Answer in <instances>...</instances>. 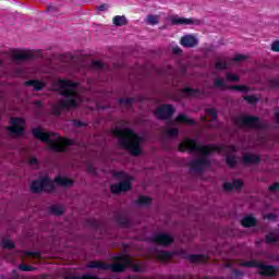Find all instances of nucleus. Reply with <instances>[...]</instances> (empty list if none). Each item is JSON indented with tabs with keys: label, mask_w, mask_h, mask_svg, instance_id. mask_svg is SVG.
Instances as JSON below:
<instances>
[{
	"label": "nucleus",
	"mask_w": 279,
	"mask_h": 279,
	"mask_svg": "<svg viewBox=\"0 0 279 279\" xmlns=\"http://www.w3.org/2000/svg\"><path fill=\"white\" fill-rule=\"evenodd\" d=\"M214 88H225L227 90H239L240 93H245V94L250 92V87L246 85L226 86V81H223V78L221 77H217L214 81Z\"/></svg>",
	"instance_id": "f8f14e48"
},
{
	"label": "nucleus",
	"mask_w": 279,
	"mask_h": 279,
	"mask_svg": "<svg viewBox=\"0 0 279 279\" xmlns=\"http://www.w3.org/2000/svg\"><path fill=\"white\" fill-rule=\"evenodd\" d=\"M65 279H82V276H70L66 277Z\"/></svg>",
	"instance_id": "338daca9"
},
{
	"label": "nucleus",
	"mask_w": 279,
	"mask_h": 279,
	"mask_svg": "<svg viewBox=\"0 0 279 279\" xmlns=\"http://www.w3.org/2000/svg\"><path fill=\"white\" fill-rule=\"evenodd\" d=\"M112 23L116 25V27H123V25H128V19L125 15H116L112 19Z\"/></svg>",
	"instance_id": "c85d7f7f"
},
{
	"label": "nucleus",
	"mask_w": 279,
	"mask_h": 279,
	"mask_svg": "<svg viewBox=\"0 0 279 279\" xmlns=\"http://www.w3.org/2000/svg\"><path fill=\"white\" fill-rule=\"evenodd\" d=\"M190 263H206L208 257L204 254H190L186 256Z\"/></svg>",
	"instance_id": "5701e85b"
},
{
	"label": "nucleus",
	"mask_w": 279,
	"mask_h": 279,
	"mask_svg": "<svg viewBox=\"0 0 279 279\" xmlns=\"http://www.w3.org/2000/svg\"><path fill=\"white\" fill-rule=\"evenodd\" d=\"M197 39L193 35H185L181 37L180 45L182 47H186L187 49H193V47H197Z\"/></svg>",
	"instance_id": "f3484780"
},
{
	"label": "nucleus",
	"mask_w": 279,
	"mask_h": 279,
	"mask_svg": "<svg viewBox=\"0 0 279 279\" xmlns=\"http://www.w3.org/2000/svg\"><path fill=\"white\" fill-rule=\"evenodd\" d=\"M28 162L29 165H38V159L36 157H31Z\"/></svg>",
	"instance_id": "e2e57ef3"
},
{
	"label": "nucleus",
	"mask_w": 279,
	"mask_h": 279,
	"mask_svg": "<svg viewBox=\"0 0 279 279\" xmlns=\"http://www.w3.org/2000/svg\"><path fill=\"white\" fill-rule=\"evenodd\" d=\"M113 178H118V180H128L130 177L124 171H114Z\"/></svg>",
	"instance_id": "e433bc0d"
},
{
	"label": "nucleus",
	"mask_w": 279,
	"mask_h": 279,
	"mask_svg": "<svg viewBox=\"0 0 279 279\" xmlns=\"http://www.w3.org/2000/svg\"><path fill=\"white\" fill-rule=\"evenodd\" d=\"M233 121L238 128H248L251 130H265L267 128V124L256 116H238Z\"/></svg>",
	"instance_id": "423d86ee"
},
{
	"label": "nucleus",
	"mask_w": 279,
	"mask_h": 279,
	"mask_svg": "<svg viewBox=\"0 0 279 279\" xmlns=\"http://www.w3.org/2000/svg\"><path fill=\"white\" fill-rule=\"evenodd\" d=\"M36 58H43V50L20 51L12 54L15 62H26V60H36Z\"/></svg>",
	"instance_id": "9d476101"
},
{
	"label": "nucleus",
	"mask_w": 279,
	"mask_h": 279,
	"mask_svg": "<svg viewBox=\"0 0 279 279\" xmlns=\"http://www.w3.org/2000/svg\"><path fill=\"white\" fill-rule=\"evenodd\" d=\"M118 104H120V106H132L134 104V98H119Z\"/></svg>",
	"instance_id": "f704fd0d"
},
{
	"label": "nucleus",
	"mask_w": 279,
	"mask_h": 279,
	"mask_svg": "<svg viewBox=\"0 0 279 279\" xmlns=\"http://www.w3.org/2000/svg\"><path fill=\"white\" fill-rule=\"evenodd\" d=\"M266 219H268L269 221H276V219H278V216L274 213L267 214Z\"/></svg>",
	"instance_id": "4d7b16f0"
},
{
	"label": "nucleus",
	"mask_w": 279,
	"mask_h": 279,
	"mask_svg": "<svg viewBox=\"0 0 279 279\" xmlns=\"http://www.w3.org/2000/svg\"><path fill=\"white\" fill-rule=\"evenodd\" d=\"M32 134L34 138H37V141L47 143L49 149H51V151H56L57 154H64L66 151V147H73V145H75L74 140L62 137L54 132H45L40 126L34 128L32 130Z\"/></svg>",
	"instance_id": "f03ea898"
},
{
	"label": "nucleus",
	"mask_w": 279,
	"mask_h": 279,
	"mask_svg": "<svg viewBox=\"0 0 279 279\" xmlns=\"http://www.w3.org/2000/svg\"><path fill=\"white\" fill-rule=\"evenodd\" d=\"M157 258H158V260H161L162 263H165L167 260H171V258H173V252L159 251L157 253Z\"/></svg>",
	"instance_id": "cd10ccee"
},
{
	"label": "nucleus",
	"mask_w": 279,
	"mask_h": 279,
	"mask_svg": "<svg viewBox=\"0 0 279 279\" xmlns=\"http://www.w3.org/2000/svg\"><path fill=\"white\" fill-rule=\"evenodd\" d=\"M222 189H223V191H227V192L234 191V185H233V183L225 182L222 184Z\"/></svg>",
	"instance_id": "09e8293b"
},
{
	"label": "nucleus",
	"mask_w": 279,
	"mask_h": 279,
	"mask_svg": "<svg viewBox=\"0 0 279 279\" xmlns=\"http://www.w3.org/2000/svg\"><path fill=\"white\" fill-rule=\"evenodd\" d=\"M25 255L29 256L31 258H40V252L36 251H26Z\"/></svg>",
	"instance_id": "49530a36"
},
{
	"label": "nucleus",
	"mask_w": 279,
	"mask_h": 279,
	"mask_svg": "<svg viewBox=\"0 0 279 279\" xmlns=\"http://www.w3.org/2000/svg\"><path fill=\"white\" fill-rule=\"evenodd\" d=\"M113 219L121 228H130V219L128 218V214L123 211H116L113 214Z\"/></svg>",
	"instance_id": "dca6fc26"
},
{
	"label": "nucleus",
	"mask_w": 279,
	"mask_h": 279,
	"mask_svg": "<svg viewBox=\"0 0 279 279\" xmlns=\"http://www.w3.org/2000/svg\"><path fill=\"white\" fill-rule=\"evenodd\" d=\"M54 182L56 184H58V186H65L66 189L75 184V181H73L72 179H69L66 177H60V175L54 178Z\"/></svg>",
	"instance_id": "412c9836"
},
{
	"label": "nucleus",
	"mask_w": 279,
	"mask_h": 279,
	"mask_svg": "<svg viewBox=\"0 0 279 279\" xmlns=\"http://www.w3.org/2000/svg\"><path fill=\"white\" fill-rule=\"evenodd\" d=\"M60 60H64V56L63 54L60 56Z\"/></svg>",
	"instance_id": "774afa93"
},
{
	"label": "nucleus",
	"mask_w": 279,
	"mask_h": 279,
	"mask_svg": "<svg viewBox=\"0 0 279 279\" xmlns=\"http://www.w3.org/2000/svg\"><path fill=\"white\" fill-rule=\"evenodd\" d=\"M243 228H254L256 226V218L253 216H246L241 220Z\"/></svg>",
	"instance_id": "a878e982"
},
{
	"label": "nucleus",
	"mask_w": 279,
	"mask_h": 279,
	"mask_svg": "<svg viewBox=\"0 0 279 279\" xmlns=\"http://www.w3.org/2000/svg\"><path fill=\"white\" fill-rule=\"evenodd\" d=\"M86 171L87 173H93V175H97V168L90 163L86 166Z\"/></svg>",
	"instance_id": "8fccbe9b"
},
{
	"label": "nucleus",
	"mask_w": 279,
	"mask_h": 279,
	"mask_svg": "<svg viewBox=\"0 0 279 279\" xmlns=\"http://www.w3.org/2000/svg\"><path fill=\"white\" fill-rule=\"evenodd\" d=\"M138 206H151V197L141 195L136 201Z\"/></svg>",
	"instance_id": "7c9ffc66"
},
{
	"label": "nucleus",
	"mask_w": 279,
	"mask_h": 279,
	"mask_svg": "<svg viewBox=\"0 0 279 279\" xmlns=\"http://www.w3.org/2000/svg\"><path fill=\"white\" fill-rule=\"evenodd\" d=\"M19 270L20 271H36V267H34L32 265L21 264L19 266Z\"/></svg>",
	"instance_id": "4c0bfd02"
},
{
	"label": "nucleus",
	"mask_w": 279,
	"mask_h": 279,
	"mask_svg": "<svg viewBox=\"0 0 279 279\" xmlns=\"http://www.w3.org/2000/svg\"><path fill=\"white\" fill-rule=\"evenodd\" d=\"M1 246L4 250H14V247H16L14 242H12V240H10V239H3L2 242H1Z\"/></svg>",
	"instance_id": "72a5a7b5"
},
{
	"label": "nucleus",
	"mask_w": 279,
	"mask_h": 279,
	"mask_svg": "<svg viewBox=\"0 0 279 279\" xmlns=\"http://www.w3.org/2000/svg\"><path fill=\"white\" fill-rule=\"evenodd\" d=\"M232 276H234L235 278H243L245 274L240 269L233 268Z\"/></svg>",
	"instance_id": "3c124183"
},
{
	"label": "nucleus",
	"mask_w": 279,
	"mask_h": 279,
	"mask_svg": "<svg viewBox=\"0 0 279 279\" xmlns=\"http://www.w3.org/2000/svg\"><path fill=\"white\" fill-rule=\"evenodd\" d=\"M179 151H190L193 153V151H198V154H203L204 156H210V154H213V151H217L218 154H221V151H223V147L221 146H217V145H205V146H202L197 143L196 140H193V138H189V137H185L183 140V143H180L179 144V147H178Z\"/></svg>",
	"instance_id": "20e7f679"
},
{
	"label": "nucleus",
	"mask_w": 279,
	"mask_h": 279,
	"mask_svg": "<svg viewBox=\"0 0 279 279\" xmlns=\"http://www.w3.org/2000/svg\"><path fill=\"white\" fill-rule=\"evenodd\" d=\"M109 189H110V191H111V193L113 194V195H121V187H119V184L117 183V184H111L110 186H109Z\"/></svg>",
	"instance_id": "ea45409f"
},
{
	"label": "nucleus",
	"mask_w": 279,
	"mask_h": 279,
	"mask_svg": "<svg viewBox=\"0 0 279 279\" xmlns=\"http://www.w3.org/2000/svg\"><path fill=\"white\" fill-rule=\"evenodd\" d=\"M134 180V178L129 177L126 180L118 183V186L120 187V191L122 193H128V191H130V189H132V181Z\"/></svg>",
	"instance_id": "b1692460"
},
{
	"label": "nucleus",
	"mask_w": 279,
	"mask_h": 279,
	"mask_svg": "<svg viewBox=\"0 0 279 279\" xmlns=\"http://www.w3.org/2000/svg\"><path fill=\"white\" fill-rule=\"evenodd\" d=\"M109 5L104 3V4H100L97 10L98 12H106V10H108Z\"/></svg>",
	"instance_id": "052dcab7"
},
{
	"label": "nucleus",
	"mask_w": 279,
	"mask_h": 279,
	"mask_svg": "<svg viewBox=\"0 0 279 279\" xmlns=\"http://www.w3.org/2000/svg\"><path fill=\"white\" fill-rule=\"evenodd\" d=\"M49 213L56 217H61V215H64V208L62 206L52 205L49 207Z\"/></svg>",
	"instance_id": "c756f323"
},
{
	"label": "nucleus",
	"mask_w": 279,
	"mask_h": 279,
	"mask_svg": "<svg viewBox=\"0 0 279 279\" xmlns=\"http://www.w3.org/2000/svg\"><path fill=\"white\" fill-rule=\"evenodd\" d=\"M177 123H185L186 125H196L195 120L190 119L186 114L181 113L175 119Z\"/></svg>",
	"instance_id": "bb28decb"
},
{
	"label": "nucleus",
	"mask_w": 279,
	"mask_h": 279,
	"mask_svg": "<svg viewBox=\"0 0 279 279\" xmlns=\"http://www.w3.org/2000/svg\"><path fill=\"white\" fill-rule=\"evenodd\" d=\"M243 60H247V57L244 54H235L233 58V62H243Z\"/></svg>",
	"instance_id": "5fc2aeb1"
},
{
	"label": "nucleus",
	"mask_w": 279,
	"mask_h": 279,
	"mask_svg": "<svg viewBox=\"0 0 279 279\" xmlns=\"http://www.w3.org/2000/svg\"><path fill=\"white\" fill-rule=\"evenodd\" d=\"M216 69L218 71H226V69H228V62H226V61H217L216 62Z\"/></svg>",
	"instance_id": "a19ab883"
},
{
	"label": "nucleus",
	"mask_w": 279,
	"mask_h": 279,
	"mask_svg": "<svg viewBox=\"0 0 279 279\" xmlns=\"http://www.w3.org/2000/svg\"><path fill=\"white\" fill-rule=\"evenodd\" d=\"M271 51H275L276 53H279V40H275L271 44Z\"/></svg>",
	"instance_id": "6e6d98bb"
},
{
	"label": "nucleus",
	"mask_w": 279,
	"mask_h": 279,
	"mask_svg": "<svg viewBox=\"0 0 279 279\" xmlns=\"http://www.w3.org/2000/svg\"><path fill=\"white\" fill-rule=\"evenodd\" d=\"M47 11H48V12H56V7L49 5V7L47 8Z\"/></svg>",
	"instance_id": "69168bd1"
},
{
	"label": "nucleus",
	"mask_w": 279,
	"mask_h": 279,
	"mask_svg": "<svg viewBox=\"0 0 279 279\" xmlns=\"http://www.w3.org/2000/svg\"><path fill=\"white\" fill-rule=\"evenodd\" d=\"M114 264L111 265H120L122 266V270H113V274H122V271H125L130 265H132V259H130V256L128 254H120L113 258Z\"/></svg>",
	"instance_id": "ddd939ff"
},
{
	"label": "nucleus",
	"mask_w": 279,
	"mask_h": 279,
	"mask_svg": "<svg viewBox=\"0 0 279 279\" xmlns=\"http://www.w3.org/2000/svg\"><path fill=\"white\" fill-rule=\"evenodd\" d=\"M87 269H102V271H108L110 269L111 271H121L123 269V266L121 265H110L105 262L99 260H92L86 264Z\"/></svg>",
	"instance_id": "9b49d317"
},
{
	"label": "nucleus",
	"mask_w": 279,
	"mask_h": 279,
	"mask_svg": "<svg viewBox=\"0 0 279 279\" xmlns=\"http://www.w3.org/2000/svg\"><path fill=\"white\" fill-rule=\"evenodd\" d=\"M166 134H167V136H169L170 138H175V137H178V135L180 134V131H179L178 129H175V128H173V129H168V130L166 131Z\"/></svg>",
	"instance_id": "c9c22d12"
},
{
	"label": "nucleus",
	"mask_w": 279,
	"mask_h": 279,
	"mask_svg": "<svg viewBox=\"0 0 279 279\" xmlns=\"http://www.w3.org/2000/svg\"><path fill=\"white\" fill-rule=\"evenodd\" d=\"M173 114H175V108H173V105L169 104H163L154 111V116L158 121H169Z\"/></svg>",
	"instance_id": "6e6552de"
},
{
	"label": "nucleus",
	"mask_w": 279,
	"mask_h": 279,
	"mask_svg": "<svg viewBox=\"0 0 279 279\" xmlns=\"http://www.w3.org/2000/svg\"><path fill=\"white\" fill-rule=\"evenodd\" d=\"M53 86L60 92V96L64 97L57 105L52 106V113L56 117H60L63 110H73L80 106L77 102L80 94L76 90L80 83L66 78H59L54 82Z\"/></svg>",
	"instance_id": "f257e3e1"
},
{
	"label": "nucleus",
	"mask_w": 279,
	"mask_h": 279,
	"mask_svg": "<svg viewBox=\"0 0 279 279\" xmlns=\"http://www.w3.org/2000/svg\"><path fill=\"white\" fill-rule=\"evenodd\" d=\"M34 106H36V108H43V101L41 100H35Z\"/></svg>",
	"instance_id": "0e129e2a"
},
{
	"label": "nucleus",
	"mask_w": 279,
	"mask_h": 279,
	"mask_svg": "<svg viewBox=\"0 0 279 279\" xmlns=\"http://www.w3.org/2000/svg\"><path fill=\"white\" fill-rule=\"evenodd\" d=\"M130 267H132L133 271L138 274L141 271V265L138 264H131Z\"/></svg>",
	"instance_id": "13d9d810"
},
{
	"label": "nucleus",
	"mask_w": 279,
	"mask_h": 279,
	"mask_svg": "<svg viewBox=\"0 0 279 279\" xmlns=\"http://www.w3.org/2000/svg\"><path fill=\"white\" fill-rule=\"evenodd\" d=\"M147 24L148 25H158V16H156V15H148L147 16Z\"/></svg>",
	"instance_id": "c03bdc74"
},
{
	"label": "nucleus",
	"mask_w": 279,
	"mask_h": 279,
	"mask_svg": "<svg viewBox=\"0 0 279 279\" xmlns=\"http://www.w3.org/2000/svg\"><path fill=\"white\" fill-rule=\"evenodd\" d=\"M114 138H119V145L122 149H125L131 156H138L143 153L141 143H143V136L136 134L134 130L130 128L119 129L116 128L111 131Z\"/></svg>",
	"instance_id": "7ed1b4c3"
},
{
	"label": "nucleus",
	"mask_w": 279,
	"mask_h": 279,
	"mask_svg": "<svg viewBox=\"0 0 279 279\" xmlns=\"http://www.w3.org/2000/svg\"><path fill=\"white\" fill-rule=\"evenodd\" d=\"M265 239L266 243H278V238H276L274 233L266 234Z\"/></svg>",
	"instance_id": "a18cd8bd"
},
{
	"label": "nucleus",
	"mask_w": 279,
	"mask_h": 279,
	"mask_svg": "<svg viewBox=\"0 0 279 279\" xmlns=\"http://www.w3.org/2000/svg\"><path fill=\"white\" fill-rule=\"evenodd\" d=\"M86 226L93 228V230H101L104 228V221L98 219H87Z\"/></svg>",
	"instance_id": "393cba45"
},
{
	"label": "nucleus",
	"mask_w": 279,
	"mask_h": 279,
	"mask_svg": "<svg viewBox=\"0 0 279 279\" xmlns=\"http://www.w3.org/2000/svg\"><path fill=\"white\" fill-rule=\"evenodd\" d=\"M270 88H278L279 87V78H271L268 82Z\"/></svg>",
	"instance_id": "603ef678"
},
{
	"label": "nucleus",
	"mask_w": 279,
	"mask_h": 279,
	"mask_svg": "<svg viewBox=\"0 0 279 279\" xmlns=\"http://www.w3.org/2000/svg\"><path fill=\"white\" fill-rule=\"evenodd\" d=\"M232 183L235 191H241V189H243V181H241L240 179H234Z\"/></svg>",
	"instance_id": "37998d69"
},
{
	"label": "nucleus",
	"mask_w": 279,
	"mask_h": 279,
	"mask_svg": "<svg viewBox=\"0 0 279 279\" xmlns=\"http://www.w3.org/2000/svg\"><path fill=\"white\" fill-rule=\"evenodd\" d=\"M92 68L96 69L97 71H101V69H104V62L99 60H94L92 61Z\"/></svg>",
	"instance_id": "79ce46f5"
},
{
	"label": "nucleus",
	"mask_w": 279,
	"mask_h": 279,
	"mask_svg": "<svg viewBox=\"0 0 279 279\" xmlns=\"http://www.w3.org/2000/svg\"><path fill=\"white\" fill-rule=\"evenodd\" d=\"M245 101L250 104H258V98L254 95L252 96H244Z\"/></svg>",
	"instance_id": "de8ad7c7"
},
{
	"label": "nucleus",
	"mask_w": 279,
	"mask_h": 279,
	"mask_svg": "<svg viewBox=\"0 0 279 279\" xmlns=\"http://www.w3.org/2000/svg\"><path fill=\"white\" fill-rule=\"evenodd\" d=\"M242 160L244 165H260V156L255 154H244Z\"/></svg>",
	"instance_id": "6ab92c4d"
},
{
	"label": "nucleus",
	"mask_w": 279,
	"mask_h": 279,
	"mask_svg": "<svg viewBox=\"0 0 279 279\" xmlns=\"http://www.w3.org/2000/svg\"><path fill=\"white\" fill-rule=\"evenodd\" d=\"M10 123L12 125L7 128L10 136H23L25 134V119L12 118Z\"/></svg>",
	"instance_id": "1a4fd4ad"
},
{
	"label": "nucleus",
	"mask_w": 279,
	"mask_h": 279,
	"mask_svg": "<svg viewBox=\"0 0 279 279\" xmlns=\"http://www.w3.org/2000/svg\"><path fill=\"white\" fill-rule=\"evenodd\" d=\"M171 23L173 25H194L195 20L193 19H187V17H180V16H174L171 19Z\"/></svg>",
	"instance_id": "aec40b11"
},
{
	"label": "nucleus",
	"mask_w": 279,
	"mask_h": 279,
	"mask_svg": "<svg viewBox=\"0 0 279 279\" xmlns=\"http://www.w3.org/2000/svg\"><path fill=\"white\" fill-rule=\"evenodd\" d=\"M53 189H56V186L49 177H44L40 180H35L31 183V191L35 194L43 193L45 190L53 191Z\"/></svg>",
	"instance_id": "0eeeda50"
},
{
	"label": "nucleus",
	"mask_w": 279,
	"mask_h": 279,
	"mask_svg": "<svg viewBox=\"0 0 279 279\" xmlns=\"http://www.w3.org/2000/svg\"><path fill=\"white\" fill-rule=\"evenodd\" d=\"M240 267H246L247 269H260V276H265L267 278H276L279 274V266L266 265L265 263L258 262L256 259L242 262L240 263Z\"/></svg>",
	"instance_id": "39448f33"
},
{
	"label": "nucleus",
	"mask_w": 279,
	"mask_h": 279,
	"mask_svg": "<svg viewBox=\"0 0 279 279\" xmlns=\"http://www.w3.org/2000/svg\"><path fill=\"white\" fill-rule=\"evenodd\" d=\"M268 191H269L270 193H276V192H278V191H279V182H275L272 185H270V186L268 187Z\"/></svg>",
	"instance_id": "864d4df0"
},
{
	"label": "nucleus",
	"mask_w": 279,
	"mask_h": 279,
	"mask_svg": "<svg viewBox=\"0 0 279 279\" xmlns=\"http://www.w3.org/2000/svg\"><path fill=\"white\" fill-rule=\"evenodd\" d=\"M210 165V160L206 159V157H201L198 159L193 160L190 163V168L192 171L196 173H202L204 171V167H208Z\"/></svg>",
	"instance_id": "2eb2a0df"
},
{
	"label": "nucleus",
	"mask_w": 279,
	"mask_h": 279,
	"mask_svg": "<svg viewBox=\"0 0 279 279\" xmlns=\"http://www.w3.org/2000/svg\"><path fill=\"white\" fill-rule=\"evenodd\" d=\"M226 80L227 82H239L241 78L239 77V75L228 72L226 74Z\"/></svg>",
	"instance_id": "58836bf2"
},
{
	"label": "nucleus",
	"mask_w": 279,
	"mask_h": 279,
	"mask_svg": "<svg viewBox=\"0 0 279 279\" xmlns=\"http://www.w3.org/2000/svg\"><path fill=\"white\" fill-rule=\"evenodd\" d=\"M227 166L230 167L231 169H234L236 165L239 163V160H236L235 156L228 155L226 158Z\"/></svg>",
	"instance_id": "2f4dec72"
},
{
	"label": "nucleus",
	"mask_w": 279,
	"mask_h": 279,
	"mask_svg": "<svg viewBox=\"0 0 279 279\" xmlns=\"http://www.w3.org/2000/svg\"><path fill=\"white\" fill-rule=\"evenodd\" d=\"M151 241L156 245H163L167 247L173 243V236L169 233H157L151 238Z\"/></svg>",
	"instance_id": "4468645a"
},
{
	"label": "nucleus",
	"mask_w": 279,
	"mask_h": 279,
	"mask_svg": "<svg viewBox=\"0 0 279 279\" xmlns=\"http://www.w3.org/2000/svg\"><path fill=\"white\" fill-rule=\"evenodd\" d=\"M172 53H174V56H180L182 53V49L180 47L175 46L172 49Z\"/></svg>",
	"instance_id": "680f3d73"
},
{
	"label": "nucleus",
	"mask_w": 279,
	"mask_h": 279,
	"mask_svg": "<svg viewBox=\"0 0 279 279\" xmlns=\"http://www.w3.org/2000/svg\"><path fill=\"white\" fill-rule=\"evenodd\" d=\"M74 128H84V122L80 120H73Z\"/></svg>",
	"instance_id": "bf43d9fd"
},
{
	"label": "nucleus",
	"mask_w": 279,
	"mask_h": 279,
	"mask_svg": "<svg viewBox=\"0 0 279 279\" xmlns=\"http://www.w3.org/2000/svg\"><path fill=\"white\" fill-rule=\"evenodd\" d=\"M182 97H199L204 92L199 88L184 87L180 89Z\"/></svg>",
	"instance_id": "a211bd4d"
},
{
	"label": "nucleus",
	"mask_w": 279,
	"mask_h": 279,
	"mask_svg": "<svg viewBox=\"0 0 279 279\" xmlns=\"http://www.w3.org/2000/svg\"><path fill=\"white\" fill-rule=\"evenodd\" d=\"M205 113L207 117L211 118V121H217V119H219V113H217V110L214 108L205 109Z\"/></svg>",
	"instance_id": "473e14b6"
},
{
	"label": "nucleus",
	"mask_w": 279,
	"mask_h": 279,
	"mask_svg": "<svg viewBox=\"0 0 279 279\" xmlns=\"http://www.w3.org/2000/svg\"><path fill=\"white\" fill-rule=\"evenodd\" d=\"M25 86H33V90L38 93L39 90H43L45 88V83L38 80H29L25 82Z\"/></svg>",
	"instance_id": "4be33fe9"
}]
</instances>
